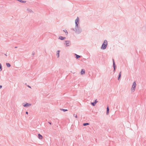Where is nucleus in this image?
I'll list each match as a JSON object with an SVG mask.
<instances>
[{
    "label": "nucleus",
    "instance_id": "obj_1",
    "mask_svg": "<svg viewBox=\"0 0 146 146\" xmlns=\"http://www.w3.org/2000/svg\"><path fill=\"white\" fill-rule=\"evenodd\" d=\"M71 30L75 31L78 34L81 33L82 31V29L79 25H78L77 27H76V25H75V29L72 28L71 29Z\"/></svg>",
    "mask_w": 146,
    "mask_h": 146
},
{
    "label": "nucleus",
    "instance_id": "obj_2",
    "mask_svg": "<svg viewBox=\"0 0 146 146\" xmlns=\"http://www.w3.org/2000/svg\"><path fill=\"white\" fill-rule=\"evenodd\" d=\"M108 45V42L107 40H104L103 43L102 44L101 47V49L102 50L106 49Z\"/></svg>",
    "mask_w": 146,
    "mask_h": 146
},
{
    "label": "nucleus",
    "instance_id": "obj_3",
    "mask_svg": "<svg viewBox=\"0 0 146 146\" xmlns=\"http://www.w3.org/2000/svg\"><path fill=\"white\" fill-rule=\"evenodd\" d=\"M136 86V82L134 81L133 83L132 88L131 89V91L132 92H134L135 90V89Z\"/></svg>",
    "mask_w": 146,
    "mask_h": 146
},
{
    "label": "nucleus",
    "instance_id": "obj_4",
    "mask_svg": "<svg viewBox=\"0 0 146 146\" xmlns=\"http://www.w3.org/2000/svg\"><path fill=\"white\" fill-rule=\"evenodd\" d=\"M79 18L78 17H77V18L75 20V25H76V27H78V25H79Z\"/></svg>",
    "mask_w": 146,
    "mask_h": 146
},
{
    "label": "nucleus",
    "instance_id": "obj_5",
    "mask_svg": "<svg viewBox=\"0 0 146 146\" xmlns=\"http://www.w3.org/2000/svg\"><path fill=\"white\" fill-rule=\"evenodd\" d=\"M65 45L66 46H68L71 45V43L69 40H65Z\"/></svg>",
    "mask_w": 146,
    "mask_h": 146
},
{
    "label": "nucleus",
    "instance_id": "obj_6",
    "mask_svg": "<svg viewBox=\"0 0 146 146\" xmlns=\"http://www.w3.org/2000/svg\"><path fill=\"white\" fill-rule=\"evenodd\" d=\"M31 105V104L26 103L25 104H23V106L25 107H27L30 106Z\"/></svg>",
    "mask_w": 146,
    "mask_h": 146
},
{
    "label": "nucleus",
    "instance_id": "obj_7",
    "mask_svg": "<svg viewBox=\"0 0 146 146\" xmlns=\"http://www.w3.org/2000/svg\"><path fill=\"white\" fill-rule=\"evenodd\" d=\"M98 102L97 99H96L95 101L93 102H91V104L93 106H95L96 104V103Z\"/></svg>",
    "mask_w": 146,
    "mask_h": 146
},
{
    "label": "nucleus",
    "instance_id": "obj_8",
    "mask_svg": "<svg viewBox=\"0 0 146 146\" xmlns=\"http://www.w3.org/2000/svg\"><path fill=\"white\" fill-rule=\"evenodd\" d=\"M85 70L84 69H82L81 70V71L80 72V74L81 75H83L84 74H85Z\"/></svg>",
    "mask_w": 146,
    "mask_h": 146
},
{
    "label": "nucleus",
    "instance_id": "obj_9",
    "mask_svg": "<svg viewBox=\"0 0 146 146\" xmlns=\"http://www.w3.org/2000/svg\"><path fill=\"white\" fill-rule=\"evenodd\" d=\"M66 38V37H64L62 36H60L58 38V39L61 40H63L65 39Z\"/></svg>",
    "mask_w": 146,
    "mask_h": 146
},
{
    "label": "nucleus",
    "instance_id": "obj_10",
    "mask_svg": "<svg viewBox=\"0 0 146 146\" xmlns=\"http://www.w3.org/2000/svg\"><path fill=\"white\" fill-rule=\"evenodd\" d=\"M38 138L40 139H42L43 138L42 136L40 133L38 134Z\"/></svg>",
    "mask_w": 146,
    "mask_h": 146
},
{
    "label": "nucleus",
    "instance_id": "obj_11",
    "mask_svg": "<svg viewBox=\"0 0 146 146\" xmlns=\"http://www.w3.org/2000/svg\"><path fill=\"white\" fill-rule=\"evenodd\" d=\"M121 71L119 73V74L118 77V78H117V79H118V80H119L121 78Z\"/></svg>",
    "mask_w": 146,
    "mask_h": 146
},
{
    "label": "nucleus",
    "instance_id": "obj_12",
    "mask_svg": "<svg viewBox=\"0 0 146 146\" xmlns=\"http://www.w3.org/2000/svg\"><path fill=\"white\" fill-rule=\"evenodd\" d=\"M106 114L107 115H108L109 113V108L108 107V106H107V108H106Z\"/></svg>",
    "mask_w": 146,
    "mask_h": 146
},
{
    "label": "nucleus",
    "instance_id": "obj_13",
    "mask_svg": "<svg viewBox=\"0 0 146 146\" xmlns=\"http://www.w3.org/2000/svg\"><path fill=\"white\" fill-rule=\"evenodd\" d=\"M60 50H58L56 52V55L57 56V58H58L59 57V53L60 52Z\"/></svg>",
    "mask_w": 146,
    "mask_h": 146
},
{
    "label": "nucleus",
    "instance_id": "obj_14",
    "mask_svg": "<svg viewBox=\"0 0 146 146\" xmlns=\"http://www.w3.org/2000/svg\"><path fill=\"white\" fill-rule=\"evenodd\" d=\"M113 71L114 72H115L116 70V65H115V64H113Z\"/></svg>",
    "mask_w": 146,
    "mask_h": 146
},
{
    "label": "nucleus",
    "instance_id": "obj_15",
    "mask_svg": "<svg viewBox=\"0 0 146 146\" xmlns=\"http://www.w3.org/2000/svg\"><path fill=\"white\" fill-rule=\"evenodd\" d=\"M75 55L76 56V59H78L81 56L78 55L76 54H75Z\"/></svg>",
    "mask_w": 146,
    "mask_h": 146
},
{
    "label": "nucleus",
    "instance_id": "obj_16",
    "mask_svg": "<svg viewBox=\"0 0 146 146\" xmlns=\"http://www.w3.org/2000/svg\"><path fill=\"white\" fill-rule=\"evenodd\" d=\"M6 65L8 67H10L11 66V64L9 63H6Z\"/></svg>",
    "mask_w": 146,
    "mask_h": 146
},
{
    "label": "nucleus",
    "instance_id": "obj_17",
    "mask_svg": "<svg viewBox=\"0 0 146 146\" xmlns=\"http://www.w3.org/2000/svg\"><path fill=\"white\" fill-rule=\"evenodd\" d=\"M89 125V123H84L83 124V125L84 126H86Z\"/></svg>",
    "mask_w": 146,
    "mask_h": 146
},
{
    "label": "nucleus",
    "instance_id": "obj_18",
    "mask_svg": "<svg viewBox=\"0 0 146 146\" xmlns=\"http://www.w3.org/2000/svg\"><path fill=\"white\" fill-rule=\"evenodd\" d=\"M60 110H61L63 111L64 112H65V111H68L67 110L64 109H60Z\"/></svg>",
    "mask_w": 146,
    "mask_h": 146
},
{
    "label": "nucleus",
    "instance_id": "obj_19",
    "mask_svg": "<svg viewBox=\"0 0 146 146\" xmlns=\"http://www.w3.org/2000/svg\"><path fill=\"white\" fill-rule=\"evenodd\" d=\"M63 31L64 32H65V33H66V35H67L68 34V32H67V30H63Z\"/></svg>",
    "mask_w": 146,
    "mask_h": 146
},
{
    "label": "nucleus",
    "instance_id": "obj_20",
    "mask_svg": "<svg viewBox=\"0 0 146 146\" xmlns=\"http://www.w3.org/2000/svg\"><path fill=\"white\" fill-rule=\"evenodd\" d=\"M27 11H29V12H32V11L31 10L29 9H27Z\"/></svg>",
    "mask_w": 146,
    "mask_h": 146
},
{
    "label": "nucleus",
    "instance_id": "obj_21",
    "mask_svg": "<svg viewBox=\"0 0 146 146\" xmlns=\"http://www.w3.org/2000/svg\"><path fill=\"white\" fill-rule=\"evenodd\" d=\"M0 69L1 70L0 71H1L2 70V66L1 63H0Z\"/></svg>",
    "mask_w": 146,
    "mask_h": 146
},
{
    "label": "nucleus",
    "instance_id": "obj_22",
    "mask_svg": "<svg viewBox=\"0 0 146 146\" xmlns=\"http://www.w3.org/2000/svg\"><path fill=\"white\" fill-rule=\"evenodd\" d=\"M113 60V64H114L115 65V62L114 61V60L113 59H112Z\"/></svg>",
    "mask_w": 146,
    "mask_h": 146
},
{
    "label": "nucleus",
    "instance_id": "obj_23",
    "mask_svg": "<svg viewBox=\"0 0 146 146\" xmlns=\"http://www.w3.org/2000/svg\"><path fill=\"white\" fill-rule=\"evenodd\" d=\"M73 116L76 118H77V116L76 114H74Z\"/></svg>",
    "mask_w": 146,
    "mask_h": 146
},
{
    "label": "nucleus",
    "instance_id": "obj_24",
    "mask_svg": "<svg viewBox=\"0 0 146 146\" xmlns=\"http://www.w3.org/2000/svg\"><path fill=\"white\" fill-rule=\"evenodd\" d=\"M32 55L33 56L35 54V52L34 51H33L32 52Z\"/></svg>",
    "mask_w": 146,
    "mask_h": 146
},
{
    "label": "nucleus",
    "instance_id": "obj_25",
    "mask_svg": "<svg viewBox=\"0 0 146 146\" xmlns=\"http://www.w3.org/2000/svg\"><path fill=\"white\" fill-rule=\"evenodd\" d=\"M64 138L62 137L61 138V140L62 141H64Z\"/></svg>",
    "mask_w": 146,
    "mask_h": 146
},
{
    "label": "nucleus",
    "instance_id": "obj_26",
    "mask_svg": "<svg viewBox=\"0 0 146 146\" xmlns=\"http://www.w3.org/2000/svg\"><path fill=\"white\" fill-rule=\"evenodd\" d=\"M48 123L50 125H52V123L51 122H49L48 121Z\"/></svg>",
    "mask_w": 146,
    "mask_h": 146
},
{
    "label": "nucleus",
    "instance_id": "obj_27",
    "mask_svg": "<svg viewBox=\"0 0 146 146\" xmlns=\"http://www.w3.org/2000/svg\"><path fill=\"white\" fill-rule=\"evenodd\" d=\"M2 87V86L1 85H0V89H1Z\"/></svg>",
    "mask_w": 146,
    "mask_h": 146
},
{
    "label": "nucleus",
    "instance_id": "obj_28",
    "mask_svg": "<svg viewBox=\"0 0 146 146\" xmlns=\"http://www.w3.org/2000/svg\"><path fill=\"white\" fill-rule=\"evenodd\" d=\"M26 114H28V111H26Z\"/></svg>",
    "mask_w": 146,
    "mask_h": 146
},
{
    "label": "nucleus",
    "instance_id": "obj_29",
    "mask_svg": "<svg viewBox=\"0 0 146 146\" xmlns=\"http://www.w3.org/2000/svg\"><path fill=\"white\" fill-rule=\"evenodd\" d=\"M27 86H28V87H29V88H31V86H29V85H28Z\"/></svg>",
    "mask_w": 146,
    "mask_h": 146
},
{
    "label": "nucleus",
    "instance_id": "obj_30",
    "mask_svg": "<svg viewBox=\"0 0 146 146\" xmlns=\"http://www.w3.org/2000/svg\"><path fill=\"white\" fill-rule=\"evenodd\" d=\"M5 55L6 56H7V55L5 54Z\"/></svg>",
    "mask_w": 146,
    "mask_h": 146
},
{
    "label": "nucleus",
    "instance_id": "obj_31",
    "mask_svg": "<svg viewBox=\"0 0 146 146\" xmlns=\"http://www.w3.org/2000/svg\"><path fill=\"white\" fill-rule=\"evenodd\" d=\"M15 48H17V46H15Z\"/></svg>",
    "mask_w": 146,
    "mask_h": 146
}]
</instances>
